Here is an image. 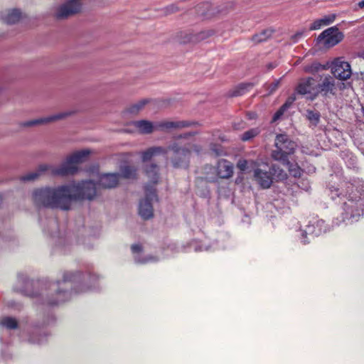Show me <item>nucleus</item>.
<instances>
[{
  "label": "nucleus",
  "instance_id": "f257e3e1",
  "mask_svg": "<svg viewBox=\"0 0 364 364\" xmlns=\"http://www.w3.org/2000/svg\"><path fill=\"white\" fill-rule=\"evenodd\" d=\"M120 173H108L100 175L98 183L92 181H82L57 187H44L33 191L32 198L38 207L68 210L74 201L92 200L97 195V188H113L119 182Z\"/></svg>",
  "mask_w": 364,
  "mask_h": 364
},
{
  "label": "nucleus",
  "instance_id": "f03ea898",
  "mask_svg": "<svg viewBox=\"0 0 364 364\" xmlns=\"http://www.w3.org/2000/svg\"><path fill=\"white\" fill-rule=\"evenodd\" d=\"M97 276L83 274L80 272H65L61 281L50 283L48 290L43 293L44 302L50 306H56L69 300L73 292L82 293L85 292L89 287H83L80 290H69L73 285L79 283H85L87 280L95 281Z\"/></svg>",
  "mask_w": 364,
  "mask_h": 364
},
{
  "label": "nucleus",
  "instance_id": "7ed1b4c3",
  "mask_svg": "<svg viewBox=\"0 0 364 364\" xmlns=\"http://www.w3.org/2000/svg\"><path fill=\"white\" fill-rule=\"evenodd\" d=\"M345 188L344 193L343 188L340 190L338 188L331 187V197L333 200L341 196L346 198L347 201L343 205V220L347 223H353L364 214V182H359L357 186L347 183Z\"/></svg>",
  "mask_w": 364,
  "mask_h": 364
},
{
  "label": "nucleus",
  "instance_id": "20e7f679",
  "mask_svg": "<svg viewBox=\"0 0 364 364\" xmlns=\"http://www.w3.org/2000/svg\"><path fill=\"white\" fill-rule=\"evenodd\" d=\"M90 153V149H83L74 152L68 156L66 160L58 167L41 164L37 170L22 176L21 180L22 181H33L46 172H50L53 175L61 176L73 175L77 172V165L85 161Z\"/></svg>",
  "mask_w": 364,
  "mask_h": 364
},
{
  "label": "nucleus",
  "instance_id": "39448f33",
  "mask_svg": "<svg viewBox=\"0 0 364 364\" xmlns=\"http://www.w3.org/2000/svg\"><path fill=\"white\" fill-rule=\"evenodd\" d=\"M192 150L190 145L182 146L178 142H173L168 147L152 146L141 152L143 162L150 161L154 156L158 155H167L168 151H172L173 156L171 159L173 166L176 168L181 167L186 161Z\"/></svg>",
  "mask_w": 364,
  "mask_h": 364
},
{
  "label": "nucleus",
  "instance_id": "423d86ee",
  "mask_svg": "<svg viewBox=\"0 0 364 364\" xmlns=\"http://www.w3.org/2000/svg\"><path fill=\"white\" fill-rule=\"evenodd\" d=\"M275 149L272 152V157L287 166L291 174L294 177L300 176V168L290 163L289 156L294 152L296 144L286 134H278L275 139Z\"/></svg>",
  "mask_w": 364,
  "mask_h": 364
},
{
  "label": "nucleus",
  "instance_id": "0eeeda50",
  "mask_svg": "<svg viewBox=\"0 0 364 364\" xmlns=\"http://www.w3.org/2000/svg\"><path fill=\"white\" fill-rule=\"evenodd\" d=\"M196 122L190 121H162L153 124L147 120H139L133 122L135 128L141 134H150L154 130L168 132L172 129H179L184 127H191Z\"/></svg>",
  "mask_w": 364,
  "mask_h": 364
},
{
  "label": "nucleus",
  "instance_id": "6e6552de",
  "mask_svg": "<svg viewBox=\"0 0 364 364\" xmlns=\"http://www.w3.org/2000/svg\"><path fill=\"white\" fill-rule=\"evenodd\" d=\"M144 191L145 198L139 202V214L142 218L147 220L153 217L152 202L154 200H157V196L156 194V189L149 186H145Z\"/></svg>",
  "mask_w": 364,
  "mask_h": 364
},
{
  "label": "nucleus",
  "instance_id": "1a4fd4ad",
  "mask_svg": "<svg viewBox=\"0 0 364 364\" xmlns=\"http://www.w3.org/2000/svg\"><path fill=\"white\" fill-rule=\"evenodd\" d=\"M333 76L340 80H347L351 77L352 70L349 63L343 58H335L330 65Z\"/></svg>",
  "mask_w": 364,
  "mask_h": 364
},
{
  "label": "nucleus",
  "instance_id": "9d476101",
  "mask_svg": "<svg viewBox=\"0 0 364 364\" xmlns=\"http://www.w3.org/2000/svg\"><path fill=\"white\" fill-rule=\"evenodd\" d=\"M82 4L80 0H68L57 7L55 17L58 19L67 18L82 10Z\"/></svg>",
  "mask_w": 364,
  "mask_h": 364
},
{
  "label": "nucleus",
  "instance_id": "9b49d317",
  "mask_svg": "<svg viewBox=\"0 0 364 364\" xmlns=\"http://www.w3.org/2000/svg\"><path fill=\"white\" fill-rule=\"evenodd\" d=\"M344 35L337 26H333L323 31L318 36V41L328 48L337 45L343 39Z\"/></svg>",
  "mask_w": 364,
  "mask_h": 364
},
{
  "label": "nucleus",
  "instance_id": "f8f14e48",
  "mask_svg": "<svg viewBox=\"0 0 364 364\" xmlns=\"http://www.w3.org/2000/svg\"><path fill=\"white\" fill-rule=\"evenodd\" d=\"M317 96L321 94L323 97L336 95L337 92V85L336 78L331 75H324L321 77L320 82L316 85Z\"/></svg>",
  "mask_w": 364,
  "mask_h": 364
},
{
  "label": "nucleus",
  "instance_id": "ddd939ff",
  "mask_svg": "<svg viewBox=\"0 0 364 364\" xmlns=\"http://www.w3.org/2000/svg\"><path fill=\"white\" fill-rule=\"evenodd\" d=\"M214 33L215 31L211 29L203 30L198 32L182 31L178 35V41L181 43H197L212 36Z\"/></svg>",
  "mask_w": 364,
  "mask_h": 364
},
{
  "label": "nucleus",
  "instance_id": "4468645a",
  "mask_svg": "<svg viewBox=\"0 0 364 364\" xmlns=\"http://www.w3.org/2000/svg\"><path fill=\"white\" fill-rule=\"evenodd\" d=\"M316 90L315 80L313 77H310L301 79L296 87L297 93L301 95H306V97L311 100L317 97Z\"/></svg>",
  "mask_w": 364,
  "mask_h": 364
},
{
  "label": "nucleus",
  "instance_id": "2eb2a0df",
  "mask_svg": "<svg viewBox=\"0 0 364 364\" xmlns=\"http://www.w3.org/2000/svg\"><path fill=\"white\" fill-rule=\"evenodd\" d=\"M254 168L253 176L257 183L263 188H268L272 183L271 173L267 171V165H264V168L256 167V163L251 161Z\"/></svg>",
  "mask_w": 364,
  "mask_h": 364
},
{
  "label": "nucleus",
  "instance_id": "dca6fc26",
  "mask_svg": "<svg viewBox=\"0 0 364 364\" xmlns=\"http://www.w3.org/2000/svg\"><path fill=\"white\" fill-rule=\"evenodd\" d=\"M325 222L323 220H318L312 224H309L306 226V230L301 231V242L306 244L308 242L305 240L306 235L311 236H318L322 232H326V229L325 228Z\"/></svg>",
  "mask_w": 364,
  "mask_h": 364
},
{
  "label": "nucleus",
  "instance_id": "f3484780",
  "mask_svg": "<svg viewBox=\"0 0 364 364\" xmlns=\"http://www.w3.org/2000/svg\"><path fill=\"white\" fill-rule=\"evenodd\" d=\"M71 114V112H63L58 114H55L48 117H41L37 119H33L28 121L24 123V126L26 127H32L36 126L38 124H48L55 121L60 120L63 119H65V117H68Z\"/></svg>",
  "mask_w": 364,
  "mask_h": 364
},
{
  "label": "nucleus",
  "instance_id": "a211bd4d",
  "mask_svg": "<svg viewBox=\"0 0 364 364\" xmlns=\"http://www.w3.org/2000/svg\"><path fill=\"white\" fill-rule=\"evenodd\" d=\"M233 174V165L231 162L221 159L217 164V175L220 178H229Z\"/></svg>",
  "mask_w": 364,
  "mask_h": 364
},
{
  "label": "nucleus",
  "instance_id": "6ab92c4d",
  "mask_svg": "<svg viewBox=\"0 0 364 364\" xmlns=\"http://www.w3.org/2000/svg\"><path fill=\"white\" fill-rule=\"evenodd\" d=\"M144 169L146 176L149 180V183L146 186H149V187L154 188V186L158 183L159 179V166L155 164H151L146 165Z\"/></svg>",
  "mask_w": 364,
  "mask_h": 364
},
{
  "label": "nucleus",
  "instance_id": "aec40b11",
  "mask_svg": "<svg viewBox=\"0 0 364 364\" xmlns=\"http://www.w3.org/2000/svg\"><path fill=\"white\" fill-rule=\"evenodd\" d=\"M22 16L20 10L16 9H9L1 14L0 19L5 23L11 25L19 21Z\"/></svg>",
  "mask_w": 364,
  "mask_h": 364
},
{
  "label": "nucleus",
  "instance_id": "412c9836",
  "mask_svg": "<svg viewBox=\"0 0 364 364\" xmlns=\"http://www.w3.org/2000/svg\"><path fill=\"white\" fill-rule=\"evenodd\" d=\"M337 17L336 14H330L321 18L315 20L309 26L311 31L318 30L323 26L330 25L334 22Z\"/></svg>",
  "mask_w": 364,
  "mask_h": 364
},
{
  "label": "nucleus",
  "instance_id": "4be33fe9",
  "mask_svg": "<svg viewBox=\"0 0 364 364\" xmlns=\"http://www.w3.org/2000/svg\"><path fill=\"white\" fill-rule=\"evenodd\" d=\"M120 172V177L127 179H134L136 177L137 169L134 166L126 165L121 166Z\"/></svg>",
  "mask_w": 364,
  "mask_h": 364
},
{
  "label": "nucleus",
  "instance_id": "5701e85b",
  "mask_svg": "<svg viewBox=\"0 0 364 364\" xmlns=\"http://www.w3.org/2000/svg\"><path fill=\"white\" fill-rule=\"evenodd\" d=\"M0 324L7 329H15L18 327V321L16 318L6 316L1 319Z\"/></svg>",
  "mask_w": 364,
  "mask_h": 364
},
{
  "label": "nucleus",
  "instance_id": "b1692460",
  "mask_svg": "<svg viewBox=\"0 0 364 364\" xmlns=\"http://www.w3.org/2000/svg\"><path fill=\"white\" fill-rule=\"evenodd\" d=\"M253 85L252 83H242L236 87L232 91L231 95L237 97L244 95L246 91L252 88Z\"/></svg>",
  "mask_w": 364,
  "mask_h": 364
},
{
  "label": "nucleus",
  "instance_id": "393cba45",
  "mask_svg": "<svg viewBox=\"0 0 364 364\" xmlns=\"http://www.w3.org/2000/svg\"><path fill=\"white\" fill-rule=\"evenodd\" d=\"M149 101L147 100H141L133 105H132L128 109L127 112L132 114H138L142 109L144 107V106L147 104Z\"/></svg>",
  "mask_w": 364,
  "mask_h": 364
},
{
  "label": "nucleus",
  "instance_id": "a878e982",
  "mask_svg": "<svg viewBox=\"0 0 364 364\" xmlns=\"http://www.w3.org/2000/svg\"><path fill=\"white\" fill-rule=\"evenodd\" d=\"M320 113L316 110L308 109L306 111V117L314 126H316L320 121Z\"/></svg>",
  "mask_w": 364,
  "mask_h": 364
},
{
  "label": "nucleus",
  "instance_id": "bb28decb",
  "mask_svg": "<svg viewBox=\"0 0 364 364\" xmlns=\"http://www.w3.org/2000/svg\"><path fill=\"white\" fill-rule=\"evenodd\" d=\"M272 32V30L270 29L264 30L261 33L255 35L252 37V41L255 43L263 42L271 37Z\"/></svg>",
  "mask_w": 364,
  "mask_h": 364
},
{
  "label": "nucleus",
  "instance_id": "cd10ccee",
  "mask_svg": "<svg viewBox=\"0 0 364 364\" xmlns=\"http://www.w3.org/2000/svg\"><path fill=\"white\" fill-rule=\"evenodd\" d=\"M326 69L325 66H322L320 63L317 62H314L311 65H306L304 68V70L308 73H315L320 70Z\"/></svg>",
  "mask_w": 364,
  "mask_h": 364
},
{
  "label": "nucleus",
  "instance_id": "c85d7f7f",
  "mask_svg": "<svg viewBox=\"0 0 364 364\" xmlns=\"http://www.w3.org/2000/svg\"><path fill=\"white\" fill-rule=\"evenodd\" d=\"M259 130L258 128L251 129L247 132H245L241 136V139L242 141H248L253 137L256 136L259 134Z\"/></svg>",
  "mask_w": 364,
  "mask_h": 364
},
{
  "label": "nucleus",
  "instance_id": "c756f323",
  "mask_svg": "<svg viewBox=\"0 0 364 364\" xmlns=\"http://www.w3.org/2000/svg\"><path fill=\"white\" fill-rule=\"evenodd\" d=\"M272 173L276 176L278 180L282 181L287 178V173L283 170L276 168L275 166H272L271 168Z\"/></svg>",
  "mask_w": 364,
  "mask_h": 364
},
{
  "label": "nucleus",
  "instance_id": "7c9ffc66",
  "mask_svg": "<svg viewBox=\"0 0 364 364\" xmlns=\"http://www.w3.org/2000/svg\"><path fill=\"white\" fill-rule=\"evenodd\" d=\"M305 32H306L305 30H301V31H297L295 34L292 35L290 38L291 42L293 43L298 42L304 36Z\"/></svg>",
  "mask_w": 364,
  "mask_h": 364
},
{
  "label": "nucleus",
  "instance_id": "2f4dec72",
  "mask_svg": "<svg viewBox=\"0 0 364 364\" xmlns=\"http://www.w3.org/2000/svg\"><path fill=\"white\" fill-rule=\"evenodd\" d=\"M287 110V105H282L274 114L273 116V121L278 120L284 113V112Z\"/></svg>",
  "mask_w": 364,
  "mask_h": 364
},
{
  "label": "nucleus",
  "instance_id": "473e14b6",
  "mask_svg": "<svg viewBox=\"0 0 364 364\" xmlns=\"http://www.w3.org/2000/svg\"><path fill=\"white\" fill-rule=\"evenodd\" d=\"M134 259L138 263H146L149 262H155L157 260L155 257L151 256L146 257L144 259H140L138 256H135Z\"/></svg>",
  "mask_w": 364,
  "mask_h": 364
},
{
  "label": "nucleus",
  "instance_id": "72a5a7b5",
  "mask_svg": "<svg viewBox=\"0 0 364 364\" xmlns=\"http://www.w3.org/2000/svg\"><path fill=\"white\" fill-rule=\"evenodd\" d=\"M237 166L240 170L244 171L248 168V161L246 160H240Z\"/></svg>",
  "mask_w": 364,
  "mask_h": 364
},
{
  "label": "nucleus",
  "instance_id": "f704fd0d",
  "mask_svg": "<svg viewBox=\"0 0 364 364\" xmlns=\"http://www.w3.org/2000/svg\"><path fill=\"white\" fill-rule=\"evenodd\" d=\"M280 80H276L273 83H272L269 87V93H272L274 92L277 87H279Z\"/></svg>",
  "mask_w": 364,
  "mask_h": 364
},
{
  "label": "nucleus",
  "instance_id": "c9c22d12",
  "mask_svg": "<svg viewBox=\"0 0 364 364\" xmlns=\"http://www.w3.org/2000/svg\"><path fill=\"white\" fill-rule=\"evenodd\" d=\"M131 248L133 253H139L141 251V245L139 244L132 245Z\"/></svg>",
  "mask_w": 364,
  "mask_h": 364
},
{
  "label": "nucleus",
  "instance_id": "e433bc0d",
  "mask_svg": "<svg viewBox=\"0 0 364 364\" xmlns=\"http://www.w3.org/2000/svg\"><path fill=\"white\" fill-rule=\"evenodd\" d=\"M194 250H195V251L198 252V251H203V250H208L209 248L208 247H201V246H200V247L195 246L194 247Z\"/></svg>",
  "mask_w": 364,
  "mask_h": 364
},
{
  "label": "nucleus",
  "instance_id": "4c0bfd02",
  "mask_svg": "<svg viewBox=\"0 0 364 364\" xmlns=\"http://www.w3.org/2000/svg\"><path fill=\"white\" fill-rule=\"evenodd\" d=\"M291 104H292V100H289L283 105H287V109L290 107Z\"/></svg>",
  "mask_w": 364,
  "mask_h": 364
},
{
  "label": "nucleus",
  "instance_id": "58836bf2",
  "mask_svg": "<svg viewBox=\"0 0 364 364\" xmlns=\"http://www.w3.org/2000/svg\"><path fill=\"white\" fill-rule=\"evenodd\" d=\"M358 6L360 8V9H363L364 8V0L361 1H359L358 3Z\"/></svg>",
  "mask_w": 364,
  "mask_h": 364
},
{
  "label": "nucleus",
  "instance_id": "ea45409f",
  "mask_svg": "<svg viewBox=\"0 0 364 364\" xmlns=\"http://www.w3.org/2000/svg\"><path fill=\"white\" fill-rule=\"evenodd\" d=\"M167 9L169 11V12H174L176 10L174 6H171Z\"/></svg>",
  "mask_w": 364,
  "mask_h": 364
},
{
  "label": "nucleus",
  "instance_id": "a19ab883",
  "mask_svg": "<svg viewBox=\"0 0 364 364\" xmlns=\"http://www.w3.org/2000/svg\"><path fill=\"white\" fill-rule=\"evenodd\" d=\"M273 68H274V66H273L272 65H269V69H272Z\"/></svg>",
  "mask_w": 364,
  "mask_h": 364
},
{
  "label": "nucleus",
  "instance_id": "79ce46f5",
  "mask_svg": "<svg viewBox=\"0 0 364 364\" xmlns=\"http://www.w3.org/2000/svg\"><path fill=\"white\" fill-rule=\"evenodd\" d=\"M37 342H38V343H42V342H43V341L39 340V341H38Z\"/></svg>",
  "mask_w": 364,
  "mask_h": 364
},
{
  "label": "nucleus",
  "instance_id": "37998d69",
  "mask_svg": "<svg viewBox=\"0 0 364 364\" xmlns=\"http://www.w3.org/2000/svg\"><path fill=\"white\" fill-rule=\"evenodd\" d=\"M363 58H364V56H363Z\"/></svg>",
  "mask_w": 364,
  "mask_h": 364
}]
</instances>
